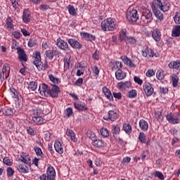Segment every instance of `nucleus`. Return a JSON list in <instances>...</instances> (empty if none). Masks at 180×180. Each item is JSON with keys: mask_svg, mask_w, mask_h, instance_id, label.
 <instances>
[{"mask_svg": "<svg viewBox=\"0 0 180 180\" xmlns=\"http://www.w3.org/2000/svg\"><path fill=\"white\" fill-rule=\"evenodd\" d=\"M39 92L41 96H51V98H58V93L60 92V87L54 84L51 87L46 84H42L39 86Z\"/></svg>", "mask_w": 180, "mask_h": 180, "instance_id": "obj_1", "label": "nucleus"}, {"mask_svg": "<svg viewBox=\"0 0 180 180\" xmlns=\"http://www.w3.org/2000/svg\"><path fill=\"white\" fill-rule=\"evenodd\" d=\"M101 30L103 32H113L116 29V23H115V19L108 18L101 22Z\"/></svg>", "mask_w": 180, "mask_h": 180, "instance_id": "obj_2", "label": "nucleus"}, {"mask_svg": "<svg viewBox=\"0 0 180 180\" xmlns=\"http://www.w3.org/2000/svg\"><path fill=\"white\" fill-rule=\"evenodd\" d=\"M127 19L129 23H136L139 20V12L134 8H129L127 11Z\"/></svg>", "mask_w": 180, "mask_h": 180, "instance_id": "obj_3", "label": "nucleus"}, {"mask_svg": "<svg viewBox=\"0 0 180 180\" xmlns=\"http://www.w3.org/2000/svg\"><path fill=\"white\" fill-rule=\"evenodd\" d=\"M40 180H54L56 179V170L53 167L49 166L47 168L46 174L39 176Z\"/></svg>", "mask_w": 180, "mask_h": 180, "instance_id": "obj_4", "label": "nucleus"}, {"mask_svg": "<svg viewBox=\"0 0 180 180\" xmlns=\"http://www.w3.org/2000/svg\"><path fill=\"white\" fill-rule=\"evenodd\" d=\"M152 4H153L156 8H158L162 12H168V11H169V8H171V4H169V2L168 1L162 3L160 0H153Z\"/></svg>", "mask_w": 180, "mask_h": 180, "instance_id": "obj_5", "label": "nucleus"}, {"mask_svg": "<svg viewBox=\"0 0 180 180\" xmlns=\"http://www.w3.org/2000/svg\"><path fill=\"white\" fill-rule=\"evenodd\" d=\"M141 20L144 22V23H148V22H151L153 20V13L150 11V10L145 8L142 12Z\"/></svg>", "mask_w": 180, "mask_h": 180, "instance_id": "obj_6", "label": "nucleus"}, {"mask_svg": "<svg viewBox=\"0 0 180 180\" xmlns=\"http://www.w3.org/2000/svg\"><path fill=\"white\" fill-rule=\"evenodd\" d=\"M143 91L146 96H151L154 93V88H153V84L148 82H145L143 86Z\"/></svg>", "mask_w": 180, "mask_h": 180, "instance_id": "obj_7", "label": "nucleus"}, {"mask_svg": "<svg viewBox=\"0 0 180 180\" xmlns=\"http://www.w3.org/2000/svg\"><path fill=\"white\" fill-rule=\"evenodd\" d=\"M56 46L60 49V50H63V51H68V50H70V47L68 46L67 41L61 39V38L57 39Z\"/></svg>", "mask_w": 180, "mask_h": 180, "instance_id": "obj_8", "label": "nucleus"}, {"mask_svg": "<svg viewBox=\"0 0 180 180\" xmlns=\"http://www.w3.org/2000/svg\"><path fill=\"white\" fill-rule=\"evenodd\" d=\"M167 120L172 124H178L179 123V118L178 117V115H174L171 112L170 114L166 116Z\"/></svg>", "mask_w": 180, "mask_h": 180, "instance_id": "obj_9", "label": "nucleus"}, {"mask_svg": "<svg viewBox=\"0 0 180 180\" xmlns=\"http://www.w3.org/2000/svg\"><path fill=\"white\" fill-rule=\"evenodd\" d=\"M34 58V60L33 61V64L37 67V70H39V67H43V62H41V56L40 55V52H36Z\"/></svg>", "mask_w": 180, "mask_h": 180, "instance_id": "obj_10", "label": "nucleus"}, {"mask_svg": "<svg viewBox=\"0 0 180 180\" xmlns=\"http://www.w3.org/2000/svg\"><path fill=\"white\" fill-rule=\"evenodd\" d=\"M142 56H143V57H145V58H153V57H154V56L155 57H157V56H155V54H154V51H153V49H151L148 47L145 48L142 51Z\"/></svg>", "mask_w": 180, "mask_h": 180, "instance_id": "obj_11", "label": "nucleus"}, {"mask_svg": "<svg viewBox=\"0 0 180 180\" xmlns=\"http://www.w3.org/2000/svg\"><path fill=\"white\" fill-rule=\"evenodd\" d=\"M151 8H152L157 19H158L159 20H164V14L161 12V11H160V8L158 7H156L153 4H151Z\"/></svg>", "mask_w": 180, "mask_h": 180, "instance_id": "obj_12", "label": "nucleus"}, {"mask_svg": "<svg viewBox=\"0 0 180 180\" xmlns=\"http://www.w3.org/2000/svg\"><path fill=\"white\" fill-rule=\"evenodd\" d=\"M17 53L18 54V60L20 61H27V55L21 48H17Z\"/></svg>", "mask_w": 180, "mask_h": 180, "instance_id": "obj_13", "label": "nucleus"}, {"mask_svg": "<svg viewBox=\"0 0 180 180\" xmlns=\"http://www.w3.org/2000/svg\"><path fill=\"white\" fill-rule=\"evenodd\" d=\"M68 43H69L72 49H76L77 50L82 49V44H81L79 41H77V39H69Z\"/></svg>", "mask_w": 180, "mask_h": 180, "instance_id": "obj_14", "label": "nucleus"}, {"mask_svg": "<svg viewBox=\"0 0 180 180\" xmlns=\"http://www.w3.org/2000/svg\"><path fill=\"white\" fill-rule=\"evenodd\" d=\"M151 36L155 41H157L158 43L161 41V31H160V30H158V28H155L153 30V31H152Z\"/></svg>", "mask_w": 180, "mask_h": 180, "instance_id": "obj_15", "label": "nucleus"}, {"mask_svg": "<svg viewBox=\"0 0 180 180\" xmlns=\"http://www.w3.org/2000/svg\"><path fill=\"white\" fill-rule=\"evenodd\" d=\"M117 86L118 89H120L121 91H124L127 88H130V86H131V82H130V81H127L125 82H120L117 83Z\"/></svg>", "mask_w": 180, "mask_h": 180, "instance_id": "obj_16", "label": "nucleus"}, {"mask_svg": "<svg viewBox=\"0 0 180 180\" xmlns=\"http://www.w3.org/2000/svg\"><path fill=\"white\" fill-rule=\"evenodd\" d=\"M32 19V15L29 10H25L22 13V22L29 23Z\"/></svg>", "mask_w": 180, "mask_h": 180, "instance_id": "obj_17", "label": "nucleus"}, {"mask_svg": "<svg viewBox=\"0 0 180 180\" xmlns=\"http://www.w3.org/2000/svg\"><path fill=\"white\" fill-rule=\"evenodd\" d=\"M80 36L82 37V39H84V40H86L87 41H94V40L96 39V37L88 32H81Z\"/></svg>", "mask_w": 180, "mask_h": 180, "instance_id": "obj_18", "label": "nucleus"}, {"mask_svg": "<svg viewBox=\"0 0 180 180\" xmlns=\"http://www.w3.org/2000/svg\"><path fill=\"white\" fill-rule=\"evenodd\" d=\"M54 148L58 154H63V153H64V148L63 147L61 142L59 141H56L54 143Z\"/></svg>", "mask_w": 180, "mask_h": 180, "instance_id": "obj_19", "label": "nucleus"}, {"mask_svg": "<svg viewBox=\"0 0 180 180\" xmlns=\"http://www.w3.org/2000/svg\"><path fill=\"white\" fill-rule=\"evenodd\" d=\"M126 77V72L122 71V69H119L115 72V78L117 81H122Z\"/></svg>", "mask_w": 180, "mask_h": 180, "instance_id": "obj_20", "label": "nucleus"}, {"mask_svg": "<svg viewBox=\"0 0 180 180\" xmlns=\"http://www.w3.org/2000/svg\"><path fill=\"white\" fill-rule=\"evenodd\" d=\"M110 67H111L112 71H116V70H122V68H123V65H122L121 62L116 61L114 63H111Z\"/></svg>", "mask_w": 180, "mask_h": 180, "instance_id": "obj_21", "label": "nucleus"}, {"mask_svg": "<svg viewBox=\"0 0 180 180\" xmlns=\"http://www.w3.org/2000/svg\"><path fill=\"white\" fill-rule=\"evenodd\" d=\"M66 136H68V137H70L72 141H73L74 143H77V137L75 136V132H74V131H72V129H68L66 130Z\"/></svg>", "mask_w": 180, "mask_h": 180, "instance_id": "obj_22", "label": "nucleus"}, {"mask_svg": "<svg viewBox=\"0 0 180 180\" xmlns=\"http://www.w3.org/2000/svg\"><path fill=\"white\" fill-rule=\"evenodd\" d=\"M102 91L105 96H106L107 99L113 101V96H112V93L110 92V90H109V89L104 86L103 87Z\"/></svg>", "mask_w": 180, "mask_h": 180, "instance_id": "obj_23", "label": "nucleus"}, {"mask_svg": "<svg viewBox=\"0 0 180 180\" xmlns=\"http://www.w3.org/2000/svg\"><path fill=\"white\" fill-rule=\"evenodd\" d=\"M17 169L21 174H27L29 172V167L23 164H20L17 167Z\"/></svg>", "mask_w": 180, "mask_h": 180, "instance_id": "obj_24", "label": "nucleus"}, {"mask_svg": "<svg viewBox=\"0 0 180 180\" xmlns=\"http://www.w3.org/2000/svg\"><path fill=\"white\" fill-rule=\"evenodd\" d=\"M139 127L143 131H147L148 130V123L144 120H141L139 121Z\"/></svg>", "mask_w": 180, "mask_h": 180, "instance_id": "obj_25", "label": "nucleus"}, {"mask_svg": "<svg viewBox=\"0 0 180 180\" xmlns=\"http://www.w3.org/2000/svg\"><path fill=\"white\" fill-rule=\"evenodd\" d=\"M127 32L126 30H122L119 33V40L121 41H126L127 40Z\"/></svg>", "mask_w": 180, "mask_h": 180, "instance_id": "obj_26", "label": "nucleus"}, {"mask_svg": "<svg viewBox=\"0 0 180 180\" xmlns=\"http://www.w3.org/2000/svg\"><path fill=\"white\" fill-rule=\"evenodd\" d=\"M74 106L75 109L77 110H86L88 108H86V105H85V103H74Z\"/></svg>", "mask_w": 180, "mask_h": 180, "instance_id": "obj_27", "label": "nucleus"}, {"mask_svg": "<svg viewBox=\"0 0 180 180\" xmlns=\"http://www.w3.org/2000/svg\"><path fill=\"white\" fill-rule=\"evenodd\" d=\"M33 122L38 125L44 124L46 123V120L41 117H32Z\"/></svg>", "mask_w": 180, "mask_h": 180, "instance_id": "obj_28", "label": "nucleus"}, {"mask_svg": "<svg viewBox=\"0 0 180 180\" xmlns=\"http://www.w3.org/2000/svg\"><path fill=\"white\" fill-rule=\"evenodd\" d=\"M169 68L176 69L180 68V60L171 61L168 65Z\"/></svg>", "mask_w": 180, "mask_h": 180, "instance_id": "obj_29", "label": "nucleus"}, {"mask_svg": "<svg viewBox=\"0 0 180 180\" xmlns=\"http://www.w3.org/2000/svg\"><path fill=\"white\" fill-rule=\"evenodd\" d=\"M6 27L8 30H12L13 29V20L11 17H8L6 20Z\"/></svg>", "mask_w": 180, "mask_h": 180, "instance_id": "obj_30", "label": "nucleus"}, {"mask_svg": "<svg viewBox=\"0 0 180 180\" xmlns=\"http://www.w3.org/2000/svg\"><path fill=\"white\" fill-rule=\"evenodd\" d=\"M92 145L98 148H102V147L105 146V142L101 139H96L92 142Z\"/></svg>", "mask_w": 180, "mask_h": 180, "instance_id": "obj_31", "label": "nucleus"}, {"mask_svg": "<svg viewBox=\"0 0 180 180\" xmlns=\"http://www.w3.org/2000/svg\"><path fill=\"white\" fill-rule=\"evenodd\" d=\"M156 77L159 81H162L165 78V71L162 69H160L156 72Z\"/></svg>", "mask_w": 180, "mask_h": 180, "instance_id": "obj_32", "label": "nucleus"}, {"mask_svg": "<svg viewBox=\"0 0 180 180\" xmlns=\"http://www.w3.org/2000/svg\"><path fill=\"white\" fill-rule=\"evenodd\" d=\"M172 37H180V25L176 26L172 29Z\"/></svg>", "mask_w": 180, "mask_h": 180, "instance_id": "obj_33", "label": "nucleus"}, {"mask_svg": "<svg viewBox=\"0 0 180 180\" xmlns=\"http://www.w3.org/2000/svg\"><path fill=\"white\" fill-rule=\"evenodd\" d=\"M108 119L111 120V122H115L116 119H117V112H115L114 110H109L108 111Z\"/></svg>", "mask_w": 180, "mask_h": 180, "instance_id": "obj_34", "label": "nucleus"}, {"mask_svg": "<svg viewBox=\"0 0 180 180\" xmlns=\"http://www.w3.org/2000/svg\"><path fill=\"white\" fill-rule=\"evenodd\" d=\"M127 44H130V46H136V43H137V39L134 37H128L125 41Z\"/></svg>", "mask_w": 180, "mask_h": 180, "instance_id": "obj_35", "label": "nucleus"}, {"mask_svg": "<svg viewBox=\"0 0 180 180\" xmlns=\"http://www.w3.org/2000/svg\"><path fill=\"white\" fill-rule=\"evenodd\" d=\"M71 57L70 56H65L63 59L64 61V70H67L68 68H70V64L71 61L70 60Z\"/></svg>", "mask_w": 180, "mask_h": 180, "instance_id": "obj_36", "label": "nucleus"}, {"mask_svg": "<svg viewBox=\"0 0 180 180\" xmlns=\"http://www.w3.org/2000/svg\"><path fill=\"white\" fill-rule=\"evenodd\" d=\"M152 175L155 176V178H158L160 180H164L165 179V176H164V174L159 171H155L153 172Z\"/></svg>", "mask_w": 180, "mask_h": 180, "instance_id": "obj_37", "label": "nucleus"}, {"mask_svg": "<svg viewBox=\"0 0 180 180\" xmlns=\"http://www.w3.org/2000/svg\"><path fill=\"white\" fill-rule=\"evenodd\" d=\"M49 77L50 81H51V82H53V84H54L55 85H58V84L61 82V80H60V79L56 77L53 75H49Z\"/></svg>", "mask_w": 180, "mask_h": 180, "instance_id": "obj_38", "label": "nucleus"}, {"mask_svg": "<svg viewBox=\"0 0 180 180\" xmlns=\"http://www.w3.org/2000/svg\"><path fill=\"white\" fill-rule=\"evenodd\" d=\"M68 11L70 15H72V16H75V15H77V11L75 10V7H74V6L68 5Z\"/></svg>", "mask_w": 180, "mask_h": 180, "instance_id": "obj_39", "label": "nucleus"}, {"mask_svg": "<svg viewBox=\"0 0 180 180\" xmlns=\"http://www.w3.org/2000/svg\"><path fill=\"white\" fill-rule=\"evenodd\" d=\"M172 85H173L174 88H176V86H178V82L179 81V77H178V76H176V75H173V76H172Z\"/></svg>", "mask_w": 180, "mask_h": 180, "instance_id": "obj_40", "label": "nucleus"}, {"mask_svg": "<svg viewBox=\"0 0 180 180\" xmlns=\"http://www.w3.org/2000/svg\"><path fill=\"white\" fill-rule=\"evenodd\" d=\"M34 150L37 155H39V157H41L42 158H44V154H43V151L41 150V148H40L38 146H35L34 148Z\"/></svg>", "mask_w": 180, "mask_h": 180, "instance_id": "obj_41", "label": "nucleus"}, {"mask_svg": "<svg viewBox=\"0 0 180 180\" xmlns=\"http://www.w3.org/2000/svg\"><path fill=\"white\" fill-rule=\"evenodd\" d=\"M28 89L36 91L37 89V83L36 82H30L28 84Z\"/></svg>", "mask_w": 180, "mask_h": 180, "instance_id": "obj_42", "label": "nucleus"}, {"mask_svg": "<svg viewBox=\"0 0 180 180\" xmlns=\"http://www.w3.org/2000/svg\"><path fill=\"white\" fill-rule=\"evenodd\" d=\"M123 130H124L128 134H130V133H131V125H130V124H124Z\"/></svg>", "mask_w": 180, "mask_h": 180, "instance_id": "obj_43", "label": "nucleus"}, {"mask_svg": "<svg viewBox=\"0 0 180 180\" xmlns=\"http://www.w3.org/2000/svg\"><path fill=\"white\" fill-rule=\"evenodd\" d=\"M37 44V39L36 38H30L29 41H28V46L29 47H34Z\"/></svg>", "mask_w": 180, "mask_h": 180, "instance_id": "obj_44", "label": "nucleus"}, {"mask_svg": "<svg viewBox=\"0 0 180 180\" xmlns=\"http://www.w3.org/2000/svg\"><path fill=\"white\" fill-rule=\"evenodd\" d=\"M112 134H119L120 133L119 125H112Z\"/></svg>", "mask_w": 180, "mask_h": 180, "instance_id": "obj_45", "label": "nucleus"}, {"mask_svg": "<svg viewBox=\"0 0 180 180\" xmlns=\"http://www.w3.org/2000/svg\"><path fill=\"white\" fill-rule=\"evenodd\" d=\"M9 91L12 98H18V96H19V94H18V91H16L15 88L13 87L10 88Z\"/></svg>", "mask_w": 180, "mask_h": 180, "instance_id": "obj_46", "label": "nucleus"}, {"mask_svg": "<svg viewBox=\"0 0 180 180\" xmlns=\"http://www.w3.org/2000/svg\"><path fill=\"white\" fill-rule=\"evenodd\" d=\"M20 161L22 162H24V164H27V165H29L30 164V157L29 156H21Z\"/></svg>", "mask_w": 180, "mask_h": 180, "instance_id": "obj_47", "label": "nucleus"}, {"mask_svg": "<svg viewBox=\"0 0 180 180\" xmlns=\"http://www.w3.org/2000/svg\"><path fill=\"white\" fill-rule=\"evenodd\" d=\"M137 96V91L131 89L128 92V98H133Z\"/></svg>", "mask_w": 180, "mask_h": 180, "instance_id": "obj_48", "label": "nucleus"}, {"mask_svg": "<svg viewBox=\"0 0 180 180\" xmlns=\"http://www.w3.org/2000/svg\"><path fill=\"white\" fill-rule=\"evenodd\" d=\"M146 134H144V132H140L139 133V140L141 143H146Z\"/></svg>", "mask_w": 180, "mask_h": 180, "instance_id": "obj_49", "label": "nucleus"}, {"mask_svg": "<svg viewBox=\"0 0 180 180\" xmlns=\"http://www.w3.org/2000/svg\"><path fill=\"white\" fill-rule=\"evenodd\" d=\"M100 133L103 137H109V131L105 128H102L100 130Z\"/></svg>", "mask_w": 180, "mask_h": 180, "instance_id": "obj_50", "label": "nucleus"}, {"mask_svg": "<svg viewBox=\"0 0 180 180\" xmlns=\"http://www.w3.org/2000/svg\"><path fill=\"white\" fill-rule=\"evenodd\" d=\"M45 54H46L47 58H49V60H53V58H54L53 51H51V50L46 51Z\"/></svg>", "mask_w": 180, "mask_h": 180, "instance_id": "obj_51", "label": "nucleus"}, {"mask_svg": "<svg viewBox=\"0 0 180 180\" xmlns=\"http://www.w3.org/2000/svg\"><path fill=\"white\" fill-rule=\"evenodd\" d=\"M4 115H5V116H12V115H13V110L11 109V108H7L4 111Z\"/></svg>", "mask_w": 180, "mask_h": 180, "instance_id": "obj_52", "label": "nucleus"}, {"mask_svg": "<svg viewBox=\"0 0 180 180\" xmlns=\"http://www.w3.org/2000/svg\"><path fill=\"white\" fill-rule=\"evenodd\" d=\"M174 20L175 23H176V25H179L180 24V13H177L175 16L174 17Z\"/></svg>", "mask_w": 180, "mask_h": 180, "instance_id": "obj_53", "label": "nucleus"}, {"mask_svg": "<svg viewBox=\"0 0 180 180\" xmlns=\"http://www.w3.org/2000/svg\"><path fill=\"white\" fill-rule=\"evenodd\" d=\"M39 9L40 11H49V9H50V6L46 4H41L39 6Z\"/></svg>", "mask_w": 180, "mask_h": 180, "instance_id": "obj_54", "label": "nucleus"}, {"mask_svg": "<svg viewBox=\"0 0 180 180\" xmlns=\"http://www.w3.org/2000/svg\"><path fill=\"white\" fill-rule=\"evenodd\" d=\"M3 162L4 164H6V165H8V166L12 165V162H11V160L8 157H5L3 159Z\"/></svg>", "mask_w": 180, "mask_h": 180, "instance_id": "obj_55", "label": "nucleus"}, {"mask_svg": "<svg viewBox=\"0 0 180 180\" xmlns=\"http://www.w3.org/2000/svg\"><path fill=\"white\" fill-rule=\"evenodd\" d=\"M49 68V64H47V61H45L44 64L41 67L39 66V71H45Z\"/></svg>", "mask_w": 180, "mask_h": 180, "instance_id": "obj_56", "label": "nucleus"}, {"mask_svg": "<svg viewBox=\"0 0 180 180\" xmlns=\"http://www.w3.org/2000/svg\"><path fill=\"white\" fill-rule=\"evenodd\" d=\"M13 36L15 37V39H19L20 37H22V34L18 31H15L13 32Z\"/></svg>", "mask_w": 180, "mask_h": 180, "instance_id": "obj_57", "label": "nucleus"}, {"mask_svg": "<svg viewBox=\"0 0 180 180\" xmlns=\"http://www.w3.org/2000/svg\"><path fill=\"white\" fill-rule=\"evenodd\" d=\"M134 81L136 83L139 84V85H142L143 84V79H140V77L135 76L134 77Z\"/></svg>", "mask_w": 180, "mask_h": 180, "instance_id": "obj_58", "label": "nucleus"}, {"mask_svg": "<svg viewBox=\"0 0 180 180\" xmlns=\"http://www.w3.org/2000/svg\"><path fill=\"white\" fill-rule=\"evenodd\" d=\"M86 134L89 139H95L96 135H95V133H94V131L91 130H88Z\"/></svg>", "mask_w": 180, "mask_h": 180, "instance_id": "obj_59", "label": "nucleus"}, {"mask_svg": "<svg viewBox=\"0 0 180 180\" xmlns=\"http://www.w3.org/2000/svg\"><path fill=\"white\" fill-rule=\"evenodd\" d=\"M13 174H15V171L13 170V169H12V167H8L7 168L8 176H12V175H13Z\"/></svg>", "mask_w": 180, "mask_h": 180, "instance_id": "obj_60", "label": "nucleus"}, {"mask_svg": "<svg viewBox=\"0 0 180 180\" xmlns=\"http://www.w3.org/2000/svg\"><path fill=\"white\" fill-rule=\"evenodd\" d=\"M84 82V79L79 77L75 83V85H77V86H80V85H82Z\"/></svg>", "mask_w": 180, "mask_h": 180, "instance_id": "obj_61", "label": "nucleus"}, {"mask_svg": "<svg viewBox=\"0 0 180 180\" xmlns=\"http://www.w3.org/2000/svg\"><path fill=\"white\" fill-rule=\"evenodd\" d=\"M71 115H72V108H67L65 115L67 116V117H70Z\"/></svg>", "mask_w": 180, "mask_h": 180, "instance_id": "obj_62", "label": "nucleus"}, {"mask_svg": "<svg viewBox=\"0 0 180 180\" xmlns=\"http://www.w3.org/2000/svg\"><path fill=\"white\" fill-rule=\"evenodd\" d=\"M155 75V72H154L153 70H148L146 72V77H153Z\"/></svg>", "mask_w": 180, "mask_h": 180, "instance_id": "obj_63", "label": "nucleus"}, {"mask_svg": "<svg viewBox=\"0 0 180 180\" xmlns=\"http://www.w3.org/2000/svg\"><path fill=\"white\" fill-rule=\"evenodd\" d=\"M112 95L115 99H122V93H112Z\"/></svg>", "mask_w": 180, "mask_h": 180, "instance_id": "obj_64", "label": "nucleus"}]
</instances>
